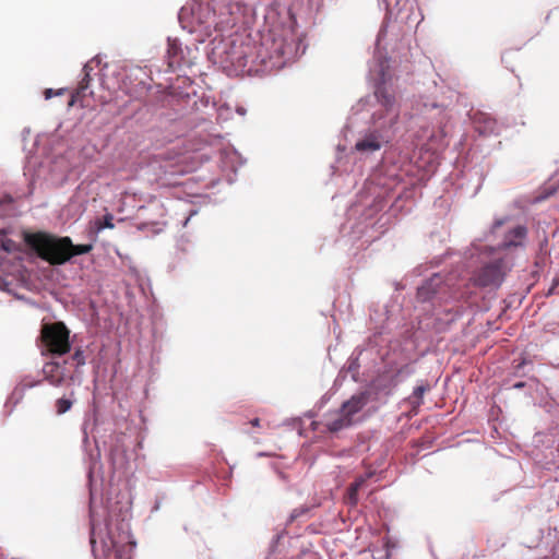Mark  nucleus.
Returning a JSON list of instances; mask_svg holds the SVG:
<instances>
[{
    "mask_svg": "<svg viewBox=\"0 0 559 559\" xmlns=\"http://www.w3.org/2000/svg\"><path fill=\"white\" fill-rule=\"evenodd\" d=\"M299 39L290 27L272 29L259 46L241 44L226 51V61L239 71H258V67H275L281 59L289 60L298 51Z\"/></svg>",
    "mask_w": 559,
    "mask_h": 559,
    "instance_id": "nucleus-1",
    "label": "nucleus"
},
{
    "mask_svg": "<svg viewBox=\"0 0 559 559\" xmlns=\"http://www.w3.org/2000/svg\"><path fill=\"white\" fill-rule=\"evenodd\" d=\"M26 245L51 265H61L71 258L92 251L93 246L73 245L69 237H55L44 233L27 234Z\"/></svg>",
    "mask_w": 559,
    "mask_h": 559,
    "instance_id": "nucleus-2",
    "label": "nucleus"
},
{
    "mask_svg": "<svg viewBox=\"0 0 559 559\" xmlns=\"http://www.w3.org/2000/svg\"><path fill=\"white\" fill-rule=\"evenodd\" d=\"M217 5L212 1H193L179 12L181 26L191 33L199 32L205 37L216 33Z\"/></svg>",
    "mask_w": 559,
    "mask_h": 559,
    "instance_id": "nucleus-3",
    "label": "nucleus"
},
{
    "mask_svg": "<svg viewBox=\"0 0 559 559\" xmlns=\"http://www.w3.org/2000/svg\"><path fill=\"white\" fill-rule=\"evenodd\" d=\"M70 331L63 322L45 323L41 325L39 340L47 353L62 356L70 352Z\"/></svg>",
    "mask_w": 559,
    "mask_h": 559,
    "instance_id": "nucleus-4",
    "label": "nucleus"
},
{
    "mask_svg": "<svg viewBox=\"0 0 559 559\" xmlns=\"http://www.w3.org/2000/svg\"><path fill=\"white\" fill-rule=\"evenodd\" d=\"M508 272L503 259L493 260L479 267L473 275V283L478 287H499Z\"/></svg>",
    "mask_w": 559,
    "mask_h": 559,
    "instance_id": "nucleus-5",
    "label": "nucleus"
},
{
    "mask_svg": "<svg viewBox=\"0 0 559 559\" xmlns=\"http://www.w3.org/2000/svg\"><path fill=\"white\" fill-rule=\"evenodd\" d=\"M97 67L95 64L94 60H91L86 62L83 67V78L81 79L78 88L75 92L71 95V98L69 100V106L72 107L75 104H80L82 107H88L90 103L87 102L88 97H93V91L90 90V84L92 79V71Z\"/></svg>",
    "mask_w": 559,
    "mask_h": 559,
    "instance_id": "nucleus-6",
    "label": "nucleus"
},
{
    "mask_svg": "<svg viewBox=\"0 0 559 559\" xmlns=\"http://www.w3.org/2000/svg\"><path fill=\"white\" fill-rule=\"evenodd\" d=\"M217 9L216 33L224 34L236 26L242 8L239 3H228L222 4Z\"/></svg>",
    "mask_w": 559,
    "mask_h": 559,
    "instance_id": "nucleus-7",
    "label": "nucleus"
},
{
    "mask_svg": "<svg viewBox=\"0 0 559 559\" xmlns=\"http://www.w3.org/2000/svg\"><path fill=\"white\" fill-rule=\"evenodd\" d=\"M102 548L105 559H132L133 544L130 542L119 543L109 537Z\"/></svg>",
    "mask_w": 559,
    "mask_h": 559,
    "instance_id": "nucleus-8",
    "label": "nucleus"
},
{
    "mask_svg": "<svg viewBox=\"0 0 559 559\" xmlns=\"http://www.w3.org/2000/svg\"><path fill=\"white\" fill-rule=\"evenodd\" d=\"M526 237L527 228L523 225H518L506 233L501 247L503 249L523 247Z\"/></svg>",
    "mask_w": 559,
    "mask_h": 559,
    "instance_id": "nucleus-9",
    "label": "nucleus"
},
{
    "mask_svg": "<svg viewBox=\"0 0 559 559\" xmlns=\"http://www.w3.org/2000/svg\"><path fill=\"white\" fill-rule=\"evenodd\" d=\"M166 58L167 64L171 70H176L188 63L183 58V50L177 39H168Z\"/></svg>",
    "mask_w": 559,
    "mask_h": 559,
    "instance_id": "nucleus-10",
    "label": "nucleus"
},
{
    "mask_svg": "<svg viewBox=\"0 0 559 559\" xmlns=\"http://www.w3.org/2000/svg\"><path fill=\"white\" fill-rule=\"evenodd\" d=\"M369 402V393L360 392L353 395L348 401L344 402L341 409L347 414L352 419L354 415L359 413Z\"/></svg>",
    "mask_w": 559,
    "mask_h": 559,
    "instance_id": "nucleus-11",
    "label": "nucleus"
},
{
    "mask_svg": "<svg viewBox=\"0 0 559 559\" xmlns=\"http://www.w3.org/2000/svg\"><path fill=\"white\" fill-rule=\"evenodd\" d=\"M44 374L46 380L53 386H60L66 379V373L62 366L59 362H47L44 366Z\"/></svg>",
    "mask_w": 559,
    "mask_h": 559,
    "instance_id": "nucleus-12",
    "label": "nucleus"
},
{
    "mask_svg": "<svg viewBox=\"0 0 559 559\" xmlns=\"http://www.w3.org/2000/svg\"><path fill=\"white\" fill-rule=\"evenodd\" d=\"M382 138L379 132H370L358 141L355 148L358 152H374L381 148Z\"/></svg>",
    "mask_w": 559,
    "mask_h": 559,
    "instance_id": "nucleus-13",
    "label": "nucleus"
},
{
    "mask_svg": "<svg viewBox=\"0 0 559 559\" xmlns=\"http://www.w3.org/2000/svg\"><path fill=\"white\" fill-rule=\"evenodd\" d=\"M440 282L441 278L438 275H435L425 282L417 289V299L421 302L432 299V297L437 294V286L440 284Z\"/></svg>",
    "mask_w": 559,
    "mask_h": 559,
    "instance_id": "nucleus-14",
    "label": "nucleus"
},
{
    "mask_svg": "<svg viewBox=\"0 0 559 559\" xmlns=\"http://www.w3.org/2000/svg\"><path fill=\"white\" fill-rule=\"evenodd\" d=\"M353 421L354 420L340 408L335 416L328 420L326 428L331 432H337L352 426Z\"/></svg>",
    "mask_w": 559,
    "mask_h": 559,
    "instance_id": "nucleus-15",
    "label": "nucleus"
},
{
    "mask_svg": "<svg viewBox=\"0 0 559 559\" xmlns=\"http://www.w3.org/2000/svg\"><path fill=\"white\" fill-rule=\"evenodd\" d=\"M474 123L480 134H490L497 130V121L485 114L475 115Z\"/></svg>",
    "mask_w": 559,
    "mask_h": 559,
    "instance_id": "nucleus-16",
    "label": "nucleus"
},
{
    "mask_svg": "<svg viewBox=\"0 0 559 559\" xmlns=\"http://www.w3.org/2000/svg\"><path fill=\"white\" fill-rule=\"evenodd\" d=\"M374 95H376L378 102L386 109H390L394 105V102H395L394 95L392 93H390L383 84H380L377 86V88L374 91Z\"/></svg>",
    "mask_w": 559,
    "mask_h": 559,
    "instance_id": "nucleus-17",
    "label": "nucleus"
},
{
    "mask_svg": "<svg viewBox=\"0 0 559 559\" xmlns=\"http://www.w3.org/2000/svg\"><path fill=\"white\" fill-rule=\"evenodd\" d=\"M366 481V478L365 477H359L357 478L353 484H350L348 490H347V495H346V501L347 503H349L350 506H356L357 502H358V491L360 489V487L365 484Z\"/></svg>",
    "mask_w": 559,
    "mask_h": 559,
    "instance_id": "nucleus-18",
    "label": "nucleus"
},
{
    "mask_svg": "<svg viewBox=\"0 0 559 559\" xmlns=\"http://www.w3.org/2000/svg\"><path fill=\"white\" fill-rule=\"evenodd\" d=\"M73 401L70 399L61 397L56 401V412L58 415H62L71 409Z\"/></svg>",
    "mask_w": 559,
    "mask_h": 559,
    "instance_id": "nucleus-19",
    "label": "nucleus"
},
{
    "mask_svg": "<svg viewBox=\"0 0 559 559\" xmlns=\"http://www.w3.org/2000/svg\"><path fill=\"white\" fill-rule=\"evenodd\" d=\"M429 390H430V385L428 383L417 385L414 389L413 396H414V399H416V403L417 404H421L423 403L424 394L426 392H428Z\"/></svg>",
    "mask_w": 559,
    "mask_h": 559,
    "instance_id": "nucleus-20",
    "label": "nucleus"
},
{
    "mask_svg": "<svg viewBox=\"0 0 559 559\" xmlns=\"http://www.w3.org/2000/svg\"><path fill=\"white\" fill-rule=\"evenodd\" d=\"M72 360L75 362L76 367L83 366L85 364V357L83 350L78 348L72 355Z\"/></svg>",
    "mask_w": 559,
    "mask_h": 559,
    "instance_id": "nucleus-21",
    "label": "nucleus"
},
{
    "mask_svg": "<svg viewBox=\"0 0 559 559\" xmlns=\"http://www.w3.org/2000/svg\"><path fill=\"white\" fill-rule=\"evenodd\" d=\"M114 223H112V215L111 214H106L103 218V222L99 224L98 228L99 229H103V228H114Z\"/></svg>",
    "mask_w": 559,
    "mask_h": 559,
    "instance_id": "nucleus-22",
    "label": "nucleus"
},
{
    "mask_svg": "<svg viewBox=\"0 0 559 559\" xmlns=\"http://www.w3.org/2000/svg\"><path fill=\"white\" fill-rule=\"evenodd\" d=\"M12 241L10 239H4L0 236V250H4L9 252L11 250Z\"/></svg>",
    "mask_w": 559,
    "mask_h": 559,
    "instance_id": "nucleus-23",
    "label": "nucleus"
},
{
    "mask_svg": "<svg viewBox=\"0 0 559 559\" xmlns=\"http://www.w3.org/2000/svg\"><path fill=\"white\" fill-rule=\"evenodd\" d=\"M62 93H63V90H59V91L55 92V91H53V90H51V88H47V90L45 91V93H44V94H45V98H46V99H49V98H51L53 95H61Z\"/></svg>",
    "mask_w": 559,
    "mask_h": 559,
    "instance_id": "nucleus-24",
    "label": "nucleus"
},
{
    "mask_svg": "<svg viewBox=\"0 0 559 559\" xmlns=\"http://www.w3.org/2000/svg\"><path fill=\"white\" fill-rule=\"evenodd\" d=\"M90 543H91L93 552H96V546H95L96 545V540H95V534H94V526L93 525H92V528H91Z\"/></svg>",
    "mask_w": 559,
    "mask_h": 559,
    "instance_id": "nucleus-25",
    "label": "nucleus"
},
{
    "mask_svg": "<svg viewBox=\"0 0 559 559\" xmlns=\"http://www.w3.org/2000/svg\"><path fill=\"white\" fill-rule=\"evenodd\" d=\"M250 425L252 427H260V419L259 418H254V419L250 420Z\"/></svg>",
    "mask_w": 559,
    "mask_h": 559,
    "instance_id": "nucleus-26",
    "label": "nucleus"
},
{
    "mask_svg": "<svg viewBox=\"0 0 559 559\" xmlns=\"http://www.w3.org/2000/svg\"><path fill=\"white\" fill-rule=\"evenodd\" d=\"M525 383L524 382H518L513 385L514 389H522L524 388Z\"/></svg>",
    "mask_w": 559,
    "mask_h": 559,
    "instance_id": "nucleus-27",
    "label": "nucleus"
},
{
    "mask_svg": "<svg viewBox=\"0 0 559 559\" xmlns=\"http://www.w3.org/2000/svg\"><path fill=\"white\" fill-rule=\"evenodd\" d=\"M218 36H223V34L217 33V35L214 36V39H217Z\"/></svg>",
    "mask_w": 559,
    "mask_h": 559,
    "instance_id": "nucleus-28",
    "label": "nucleus"
},
{
    "mask_svg": "<svg viewBox=\"0 0 559 559\" xmlns=\"http://www.w3.org/2000/svg\"><path fill=\"white\" fill-rule=\"evenodd\" d=\"M218 36H223V34L217 33V35L214 36V39H217Z\"/></svg>",
    "mask_w": 559,
    "mask_h": 559,
    "instance_id": "nucleus-29",
    "label": "nucleus"
},
{
    "mask_svg": "<svg viewBox=\"0 0 559 559\" xmlns=\"http://www.w3.org/2000/svg\"><path fill=\"white\" fill-rule=\"evenodd\" d=\"M500 225H502V222H497V223L495 224V226H496V227H497V226H500Z\"/></svg>",
    "mask_w": 559,
    "mask_h": 559,
    "instance_id": "nucleus-30",
    "label": "nucleus"
}]
</instances>
